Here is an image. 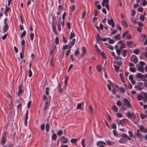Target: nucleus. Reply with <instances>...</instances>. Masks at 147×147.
I'll return each mask as SVG.
<instances>
[{"label": "nucleus", "instance_id": "1", "mask_svg": "<svg viewBox=\"0 0 147 147\" xmlns=\"http://www.w3.org/2000/svg\"><path fill=\"white\" fill-rule=\"evenodd\" d=\"M136 77L141 79L142 81H145L146 80V78H147V74L143 75L140 73H138L136 75Z\"/></svg>", "mask_w": 147, "mask_h": 147}, {"label": "nucleus", "instance_id": "2", "mask_svg": "<svg viewBox=\"0 0 147 147\" xmlns=\"http://www.w3.org/2000/svg\"><path fill=\"white\" fill-rule=\"evenodd\" d=\"M128 120L127 119H123L119 121H117L118 124L122 126H125L127 123Z\"/></svg>", "mask_w": 147, "mask_h": 147}, {"label": "nucleus", "instance_id": "3", "mask_svg": "<svg viewBox=\"0 0 147 147\" xmlns=\"http://www.w3.org/2000/svg\"><path fill=\"white\" fill-rule=\"evenodd\" d=\"M126 115L129 118L135 119L136 118V116L133 112L131 113L130 112H128L126 113Z\"/></svg>", "mask_w": 147, "mask_h": 147}, {"label": "nucleus", "instance_id": "4", "mask_svg": "<svg viewBox=\"0 0 147 147\" xmlns=\"http://www.w3.org/2000/svg\"><path fill=\"white\" fill-rule=\"evenodd\" d=\"M6 136V133L5 132H3L2 136V138L1 139L2 140V145H4L6 142V139L5 137Z\"/></svg>", "mask_w": 147, "mask_h": 147}, {"label": "nucleus", "instance_id": "5", "mask_svg": "<svg viewBox=\"0 0 147 147\" xmlns=\"http://www.w3.org/2000/svg\"><path fill=\"white\" fill-rule=\"evenodd\" d=\"M107 20L108 24L109 25H111L112 27L114 28L115 25L113 19H109L108 18Z\"/></svg>", "mask_w": 147, "mask_h": 147}, {"label": "nucleus", "instance_id": "6", "mask_svg": "<svg viewBox=\"0 0 147 147\" xmlns=\"http://www.w3.org/2000/svg\"><path fill=\"white\" fill-rule=\"evenodd\" d=\"M84 102H82L80 103H78L77 104L76 109H80L81 110H82L84 109V108L82 107V106L84 105Z\"/></svg>", "mask_w": 147, "mask_h": 147}, {"label": "nucleus", "instance_id": "7", "mask_svg": "<svg viewBox=\"0 0 147 147\" xmlns=\"http://www.w3.org/2000/svg\"><path fill=\"white\" fill-rule=\"evenodd\" d=\"M130 60L131 61H133L135 64H136L138 62V59H137L136 56L133 55H132L130 59Z\"/></svg>", "mask_w": 147, "mask_h": 147}, {"label": "nucleus", "instance_id": "8", "mask_svg": "<svg viewBox=\"0 0 147 147\" xmlns=\"http://www.w3.org/2000/svg\"><path fill=\"white\" fill-rule=\"evenodd\" d=\"M9 29V26L8 24H4V25L3 26V33L6 32Z\"/></svg>", "mask_w": 147, "mask_h": 147}, {"label": "nucleus", "instance_id": "9", "mask_svg": "<svg viewBox=\"0 0 147 147\" xmlns=\"http://www.w3.org/2000/svg\"><path fill=\"white\" fill-rule=\"evenodd\" d=\"M124 102L126 106H127V107H129V108H131V106L127 98H125L124 99Z\"/></svg>", "mask_w": 147, "mask_h": 147}, {"label": "nucleus", "instance_id": "10", "mask_svg": "<svg viewBox=\"0 0 147 147\" xmlns=\"http://www.w3.org/2000/svg\"><path fill=\"white\" fill-rule=\"evenodd\" d=\"M97 145L99 147H105L104 145H106V144L103 141H99L97 143Z\"/></svg>", "mask_w": 147, "mask_h": 147}, {"label": "nucleus", "instance_id": "11", "mask_svg": "<svg viewBox=\"0 0 147 147\" xmlns=\"http://www.w3.org/2000/svg\"><path fill=\"white\" fill-rule=\"evenodd\" d=\"M102 2L105 4V7L108 10H109V0H102Z\"/></svg>", "mask_w": 147, "mask_h": 147}, {"label": "nucleus", "instance_id": "12", "mask_svg": "<svg viewBox=\"0 0 147 147\" xmlns=\"http://www.w3.org/2000/svg\"><path fill=\"white\" fill-rule=\"evenodd\" d=\"M49 101L47 100L45 102L43 109L46 111L47 110L49 107Z\"/></svg>", "mask_w": 147, "mask_h": 147}, {"label": "nucleus", "instance_id": "13", "mask_svg": "<svg viewBox=\"0 0 147 147\" xmlns=\"http://www.w3.org/2000/svg\"><path fill=\"white\" fill-rule=\"evenodd\" d=\"M61 140L62 143H67L68 142V140L64 136H62L61 138Z\"/></svg>", "mask_w": 147, "mask_h": 147}, {"label": "nucleus", "instance_id": "14", "mask_svg": "<svg viewBox=\"0 0 147 147\" xmlns=\"http://www.w3.org/2000/svg\"><path fill=\"white\" fill-rule=\"evenodd\" d=\"M117 44H121V48L123 49L125 48L126 45L124 43H123V41L122 40H121L119 42H118L117 43Z\"/></svg>", "mask_w": 147, "mask_h": 147}, {"label": "nucleus", "instance_id": "15", "mask_svg": "<svg viewBox=\"0 0 147 147\" xmlns=\"http://www.w3.org/2000/svg\"><path fill=\"white\" fill-rule=\"evenodd\" d=\"M140 129L142 132H143L144 133H146L147 132V129L145 128L142 125H141L140 126Z\"/></svg>", "mask_w": 147, "mask_h": 147}, {"label": "nucleus", "instance_id": "16", "mask_svg": "<svg viewBox=\"0 0 147 147\" xmlns=\"http://www.w3.org/2000/svg\"><path fill=\"white\" fill-rule=\"evenodd\" d=\"M86 49L84 47H82V53L81 54V55L82 57H83L84 55L86 54Z\"/></svg>", "mask_w": 147, "mask_h": 147}, {"label": "nucleus", "instance_id": "17", "mask_svg": "<svg viewBox=\"0 0 147 147\" xmlns=\"http://www.w3.org/2000/svg\"><path fill=\"white\" fill-rule=\"evenodd\" d=\"M78 140V138H75L71 139V142L74 144L75 145L77 141Z\"/></svg>", "mask_w": 147, "mask_h": 147}, {"label": "nucleus", "instance_id": "18", "mask_svg": "<svg viewBox=\"0 0 147 147\" xmlns=\"http://www.w3.org/2000/svg\"><path fill=\"white\" fill-rule=\"evenodd\" d=\"M114 67L115 68V70L116 71H119V69L120 68V66H119L118 65H117V64L114 65Z\"/></svg>", "mask_w": 147, "mask_h": 147}, {"label": "nucleus", "instance_id": "19", "mask_svg": "<svg viewBox=\"0 0 147 147\" xmlns=\"http://www.w3.org/2000/svg\"><path fill=\"white\" fill-rule=\"evenodd\" d=\"M76 39L75 38L73 39L72 41L70 42V48H71L73 46L76 42Z\"/></svg>", "mask_w": 147, "mask_h": 147}, {"label": "nucleus", "instance_id": "20", "mask_svg": "<svg viewBox=\"0 0 147 147\" xmlns=\"http://www.w3.org/2000/svg\"><path fill=\"white\" fill-rule=\"evenodd\" d=\"M128 51L126 50H123V52L122 53V55L124 57H125L126 56L127 54V52Z\"/></svg>", "mask_w": 147, "mask_h": 147}, {"label": "nucleus", "instance_id": "21", "mask_svg": "<svg viewBox=\"0 0 147 147\" xmlns=\"http://www.w3.org/2000/svg\"><path fill=\"white\" fill-rule=\"evenodd\" d=\"M133 43V42L131 41H128L126 43L128 47H131V45H132Z\"/></svg>", "mask_w": 147, "mask_h": 147}, {"label": "nucleus", "instance_id": "22", "mask_svg": "<svg viewBox=\"0 0 147 147\" xmlns=\"http://www.w3.org/2000/svg\"><path fill=\"white\" fill-rule=\"evenodd\" d=\"M126 140L124 138H121L119 141V142L121 143H123L125 142Z\"/></svg>", "mask_w": 147, "mask_h": 147}, {"label": "nucleus", "instance_id": "23", "mask_svg": "<svg viewBox=\"0 0 147 147\" xmlns=\"http://www.w3.org/2000/svg\"><path fill=\"white\" fill-rule=\"evenodd\" d=\"M135 87L136 88L137 90H141L142 89V88H141L139 85H136L135 86Z\"/></svg>", "mask_w": 147, "mask_h": 147}, {"label": "nucleus", "instance_id": "24", "mask_svg": "<svg viewBox=\"0 0 147 147\" xmlns=\"http://www.w3.org/2000/svg\"><path fill=\"white\" fill-rule=\"evenodd\" d=\"M26 31H24L21 34L20 37L21 38H23L24 36H25L26 34Z\"/></svg>", "mask_w": 147, "mask_h": 147}, {"label": "nucleus", "instance_id": "25", "mask_svg": "<svg viewBox=\"0 0 147 147\" xmlns=\"http://www.w3.org/2000/svg\"><path fill=\"white\" fill-rule=\"evenodd\" d=\"M30 39L32 41L33 40L34 37V33H31L30 34Z\"/></svg>", "mask_w": 147, "mask_h": 147}, {"label": "nucleus", "instance_id": "26", "mask_svg": "<svg viewBox=\"0 0 147 147\" xmlns=\"http://www.w3.org/2000/svg\"><path fill=\"white\" fill-rule=\"evenodd\" d=\"M51 138L52 140H55L57 138L56 134H53Z\"/></svg>", "mask_w": 147, "mask_h": 147}, {"label": "nucleus", "instance_id": "27", "mask_svg": "<svg viewBox=\"0 0 147 147\" xmlns=\"http://www.w3.org/2000/svg\"><path fill=\"white\" fill-rule=\"evenodd\" d=\"M10 8V7H7V5H5V9L4 11V13L5 14H6V13L7 12L9 11Z\"/></svg>", "mask_w": 147, "mask_h": 147}, {"label": "nucleus", "instance_id": "28", "mask_svg": "<svg viewBox=\"0 0 147 147\" xmlns=\"http://www.w3.org/2000/svg\"><path fill=\"white\" fill-rule=\"evenodd\" d=\"M114 63L116 64L120 67L122 63L121 61L118 62L116 61L114 62Z\"/></svg>", "mask_w": 147, "mask_h": 147}, {"label": "nucleus", "instance_id": "29", "mask_svg": "<svg viewBox=\"0 0 147 147\" xmlns=\"http://www.w3.org/2000/svg\"><path fill=\"white\" fill-rule=\"evenodd\" d=\"M120 34L114 36L115 38L117 40H119L120 39Z\"/></svg>", "mask_w": 147, "mask_h": 147}, {"label": "nucleus", "instance_id": "30", "mask_svg": "<svg viewBox=\"0 0 147 147\" xmlns=\"http://www.w3.org/2000/svg\"><path fill=\"white\" fill-rule=\"evenodd\" d=\"M49 89L47 87L46 88L45 94L47 95H48L49 94Z\"/></svg>", "mask_w": 147, "mask_h": 147}, {"label": "nucleus", "instance_id": "31", "mask_svg": "<svg viewBox=\"0 0 147 147\" xmlns=\"http://www.w3.org/2000/svg\"><path fill=\"white\" fill-rule=\"evenodd\" d=\"M50 125L49 123H47L46 125V129L47 132H48L49 130Z\"/></svg>", "mask_w": 147, "mask_h": 147}, {"label": "nucleus", "instance_id": "32", "mask_svg": "<svg viewBox=\"0 0 147 147\" xmlns=\"http://www.w3.org/2000/svg\"><path fill=\"white\" fill-rule=\"evenodd\" d=\"M140 116L141 118L142 119H144L147 117V115H144L143 114L140 113Z\"/></svg>", "mask_w": 147, "mask_h": 147}, {"label": "nucleus", "instance_id": "33", "mask_svg": "<svg viewBox=\"0 0 147 147\" xmlns=\"http://www.w3.org/2000/svg\"><path fill=\"white\" fill-rule=\"evenodd\" d=\"M52 26L53 30L55 31V32H56L55 24L54 20H53V23L52 24Z\"/></svg>", "mask_w": 147, "mask_h": 147}, {"label": "nucleus", "instance_id": "34", "mask_svg": "<svg viewBox=\"0 0 147 147\" xmlns=\"http://www.w3.org/2000/svg\"><path fill=\"white\" fill-rule=\"evenodd\" d=\"M75 9V6L74 5H72L71 7L70 8V11H74Z\"/></svg>", "mask_w": 147, "mask_h": 147}, {"label": "nucleus", "instance_id": "35", "mask_svg": "<svg viewBox=\"0 0 147 147\" xmlns=\"http://www.w3.org/2000/svg\"><path fill=\"white\" fill-rule=\"evenodd\" d=\"M55 42L56 45H58L59 44V39L58 37H56Z\"/></svg>", "mask_w": 147, "mask_h": 147}, {"label": "nucleus", "instance_id": "36", "mask_svg": "<svg viewBox=\"0 0 147 147\" xmlns=\"http://www.w3.org/2000/svg\"><path fill=\"white\" fill-rule=\"evenodd\" d=\"M108 39L109 40V43L112 44L114 43V41L113 40L111 39L110 38H108Z\"/></svg>", "mask_w": 147, "mask_h": 147}, {"label": "nucleus", "instance_id": "37", "mask_svg": "<svg viewBox=\"0 0 147 147\" xmlns=\"http://www.w3.org/2000/svg\"><path fill=\"white\" fill-rule=\"evenodd\" d=\"M129 70L130 71L132 72H135L136 71L135 68L134 67H130Z\"/></svg>", "mask_w": 147, "mask_h": 147}, {"label": "nucleus", "instance_id": "38", "mask_svg": "<svg viewBox=\"0 0 147 147\" xmlns=\"http://www.w3.org/2000/svg\"><path fill=\"white\" fill-rule=\"evenodd\" d=\"M97 69L99 72H101L102 71V67L100 66H97Z\"/></svg>", "mask_w": 147, "mask_h": 147}, {"label": "nucleus", "instance_id": "39", "mask_svg": "<svg viewBox=\"0 0 147 147\" xmlns=\"http://www.w3.org/2000/svg\"><path fill=\"white\" fill-rule=\"evenodd\" d=\"M113 110L115 112H117L118 111V108L116 106H113Z\"/></svg>", "mask_w": 147, "mask_h": 147}, {"label": "nucleus", "instance_id": "40", "mask_svg": "<svg viewBox=\"0 0 147 147\" xmlns=\"http://www.w3.org/2000/svg\"><path fill=\"white\" fill-rule=\"evenodd\" d=\"M144 69V68L142 66H140L138 67V70L139 71L143 72Z\"/></svg>", "mask_w": 147, "mask_h": 147}, {"label": "nucleus", "instance_id": "41", "mask_svg": "<svg viewBox=\"0 0 147 147\" xmlns=\"http://www.w3.org/2000/svg\"><path fill=\"white\" fill-rule=\"evenodd\" d=\"M68 80V76H66L65 77V87H66V86Z\"/></svg>", "mask_w": 147, "mask_h": 147}, {"label": "nucleus", "instance_id": "42", "mask_svg": "<svg viewBox=\"0 0 147 147\" xmlns=\"http://www.w3.org/2000/svg\"><path fill=\"white\" fill-rule=\"evenodd\" d=\"M54 57L53 56L52 58L51 59V61H50L51 66L52 67H53L54 65V63H53V60Z\"/></svg>", "mask_w": 147, "mask_h": 147}, {"label": "nucleus", "instance_id": "43", "mask_svg": "<svg viewBox=\"0 0 147 147\" xmlns=\"http://www.w3.org/2000/svg\"><path fill=\"white\" fill-rule=\"evenodd\" d=\"M81 144L83 147H86L85 144V139H83L81 142Z\"/></svg>", "mask_w": 147, "mask_h": 147}, {"label": "nucleus", "instance_id": "44", "mask_svg": "<svg viewBox=\"0 0 147 147\" xmlns=\"http://www.w3.org/2000/svg\"><path fill=\"white\" fill-rule=\"evenodd\" d=\"M137 98L138 100H141L143 99V97L142 96L140 95L138 96Z\"/></svg>", "mask_w": 147, "mask_h": 147}, {"label": "nucleus", "instance_id": "45", "mask_svg": "<svg viewBox=\"0 0 147 147\" xmlns=\"http://www.w3.org/2000/svg\"><path fill=\"white\" fill-rule=\"evenodd\" d=\"M40 128L42 130H44L45 129V125L44 124H42L40 125Z\"/></svg>", "mask_w": 147, "mask_h": 147}, {"label": "nucleus", "instance_id": "46", "mask_svg": "<svg viewBox=\"0 0 147 147\" xmlns=\"http://www.w3.org/2000/svg\"><path fill=\"white\" fill-rule=\"evenodd\" d=\"M75 36V34L73 32H71L70 34V38L72 39L73 37Z\"/></svg>", "mask_w": 147, "mask_h": 147}, {"label": "nucleus", "instance_id": "47", "mask_svg": "<svg viewBox=\"0 0 147 147\" xmlns=\"http://www.w3.org/2000/svg\"><path fill=\"white\" fill-rule=\"evenodd\" d=\"M31 101L30 100L29 101L27 104V108L29 109L30 107V106L31 105Z\"/></svg>", "mask_w": 147, "mask_h": 147}, {"label": "nucleus", "instance_id": "48", "mask_svg": "<svg viewBox=\"0 0 147 147\" xmlns=\"http://www.w3.org/2000/svg\"><path fill=\"white\" fill-rule=\"evenodd\" d=\"M29 76L31 77L32 76V72L31 71V69H29Z\"/></svg>", "mask_w": 147, "mask_h": 147}, {"label": "nucleus", "instance_id": "49", "mask_svg": "<svg viewBox=\"0 0 147 147\" xmlns=\"http://www.w3.org/2000/svg\"><path fill=\"white\" fill-rule=\"evenodd\" d=\"M144 18L145 17L143 15H141L140 17V20L142 21H143L144 20Z\"/></svg>", "mask_w": 147, "mask_h": 147}, {"label": "nucleus", "instance_id": "50", "mask_svg": "<svg viewBox=\"0 0 147 147\" xmlns=\"http://www.w3.org/2000/svg\"><path fill=\"white\" fill-rule=\"evenodd\" d=\"M107 47L109 49H111V50H113V47L111 45H109L107 46Z\"/></svg>", "mask_w": 147, "mask_h": 147}, {"label": "nucleus", "instance_id": "51", "mask_svg": "<svg viewBox=\"0 0 147 147\" xmlns=\"http://www.w3.org/2000/svg\"><path fill=\"white\" fill-rule=\"evenodd\" d=\"M62 131L61 130H59L57 132V134L59 136H61L62 134Z\"/></svg>", "mask_w": 147, "mask_h": 147}, {"label": "nucleus", "instance_id": "52", "mask_svg": "<svg viewBox=\"0 0 147 147\" xmlns=\"http://www.w3.org/2000/svg\"><path fill=\"white\" fill-rule=\"evenodd\" d=\"M75 55L76 56L78 55L80 53V52L78 49L76 50L75 52Z\"/></svg>", "mask_w": 147, "mask_h": 147}, {"label": "nucleus", "instance_id": "53", "mask_svg": "<svg viewBox=\"0 0 147 147\" xmlns=\"http://www.w3.org/2000/svg\"><path fill=\"white\" fill-rule=\"evenodd\" d=\"M69 46V45H67L63 46V49L64 50L68 48V47Z\"/></svg>", "mask_w": 147, "mask_h": 147}, {"label": "nucleus", "instance_id": "54", "mask_svg": "<svg viewBox=\"0 0 147 147\" xmlns=\"http://www.w3.org/2000/svg\"><path fill=\"white\" fill-rule=\"evenodd\" d=\"M117 116L118 117L121 118L123 116L120 113H117L116 114Z\"/></svg>", "mask_w": 147, "mask_h": 147}, {"label": "nucleus", "instance_id": "55", "mask_svg": "<svg viewBox=\"0 0 147 147\" xmlns=\"http://www.w3.org/2000/svg\"><path fill=\"white\" fill-rule=\"evenodd\" d=\"M139 52V50L138 49H136L134 50V53L135 54L137 55Z\"/></svg>", "mask_w": 147, "mask_h": 147}, {"label": "nucleus", "instance_id": "56", "mask_svg": "<svg viewBox=\"0 0 147 147\" xmlns=\"http://www.w3.org/2000/svg\"><path fill=\"white\" fill-rule=\"evenodd\" d=\"M127 39H130L132 37L130 34H128L127 36Z\"/></svg>", "mask_w": 147, "mask_h": 147}, {"label": "nucleus", "instance_id": "57", "mask_svg": "<svg viewBox=\"0 0 147 147\" xmlns=\"http://www.w3.org/2000/svg\"><path fill=\"white\" fill-rule=\"evenodd\" d=\"M63 41L64 43H65L67 42L66 38L64 37V36H63Z\"/></svg>", "mask_w": 147, "mask_h": 147}, {"label": "nucleus", "instance_id": "58", "mask_svg": "<svg viewBox=\"0 0 147 147\" xmlns=\"http://www.w3.org/2000/svg\"><path fill=\"white\" fill-rule=\"evenodd\" d=\"M7 34H5L4 35H3L2 37V38L3 40H5L6 37H7Z\"/></svg>", "mask_w": 147, "mask_h": 147}, {"label": "nucleus", "instance_id": "59", "mask_svg": "<svg viewBox=\"0 0 147 147\" xmlns=\"http://www.w3.org/2000/svg\"><path fill=\"white\" fill-rule=\"evenodd\" d=\"M117 105L119 106H120L121 105V101L118 100L116 103Z\"/></svg>", "mask_w": 147, "mask_h": 147}, {"label": "nucleus", "instance_id": "60", "mask_svg": "<svg viewBox=\"0 0 147 147\" xmlns=\"http://www.w3.org/2000/svg\"><path fill=\"white\" fill-rule=\"evenodd\" d=\"M112 128L113 129H116L117 128L116 125L114 123L112 125Z\"/></svg>", "mask_w": 147, "mask_h": 147}, {"label": "nucleus", "instance_id": "61", "mask_svg": "<svg viewBox=\"0 0 147 147\" xmlns=\"http://www.w3.org/2000/svg\"><path fill=\"white\" fill-rule=\"evenodd\" d=\"M116 27L119 29V30L120 31H121L122 30V28L120 27L119 25H117L116 26Z\"/></svg>", "mask_w": 147, "mask_h": 147}, {"label": "nucleus", "instance_id": "62", "mask_svg": "<svg viewBox=\"0 0 147 147\" xmlns=\"http://www.w3.org/2000/svg\"><path fill=\"white\" fill-rule=\"evenodd\" d=\"M141 66H143V65H145V63L144 62L142 61H140L139 63Z\"/></svg>", "mask_w": 147, "mask_h": 147}, {"label": "nucleus", "instance_id": "63", "mask_svg": "<svg viewBox=\"0 0 147 147\" xmlns=\"http://www.w3.org/2000/svg\"><path fill=\"white\" fill-rule=\"evenodd\" d=\"M138 25L140 27H141L142 26H143V25L142 24V23L140 22H138Z\"/></svg>", "mask_w": 147, "mask_h": 147}, {"label": "nucleus", "instance_id": "64", "mask_svg": "<svg viewBox=\"0 0 147 147\" xmlns=\"http://www.w3.org/2000/svg\"><path fill=\"white\" fill-rule=\"evenodd\" d=\"M147 4V1H143L142 3V5L143 6H145Z\"/></svg>", "mask_w": 147, "mask_h": 147}]
</instances>
